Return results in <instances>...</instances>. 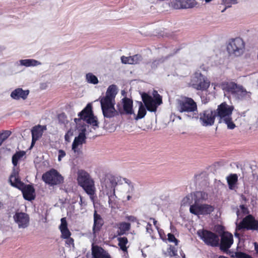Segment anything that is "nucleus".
Masks as SVG:
<instances>
[{"instance_id": "f257e3e1", "label": "nucleus", "mask_w": 258, "mask_h": 258, "mask_svg": "<svg viewBox=\"0 0 258 258\" xmlns=\"http://www.w3.org/2000/svg\"><path fill=\"white\" fill-rule=\"evenodd\" d=\"M79 118L75 119L77 130L79 132V136L75 138L72 144V150L75 153L80 152L82 145L86 140L85 132L87 124L93 126H98V121L93 114L91 104H88L86 107L79 114Z\"/></svg>"}, {"instance_id": "f03ea898", "label": "nucleus", "mask_w": 258, "mask_h": 258, "mask_svg": "<svg viewBox=\"0 0 258 258\" xmlns=\"http://www.w3.org/2000/svg\"><path fill=\"white\" fill-rule=\"evenodd\" d=\"M117 182L118 178L111 174H105L100 179L101 191L104 195L108 197L109 207L111 209H115L117 207V197L115 194Z\"/></svg>"}, {"instance_id": "7ed1b4c3", "label": "nucleus", "mask_w": 258, "mask_h": 258, "mask_svg": "<svg viewBox=\"0 0 258 258\" xmlns=\"http://www.w3.org/2000/svg\"><path fill=\"white\" fill-rule=\"evenodd\" d=\"M117 93L116 86L112 85L108 87L105 96L100 98L101 109L105 117L111 118L117 114V111L114 108L115 98Z\"/></svg>"}, {"instance_id": "20e7f679", "label": "nucleus", "mask_w": 258, "mask_h": 258, "mask_svg": "<svg viewBox=\"0 0 258 258\" xmlns=\"http://www.w3.org/2000/svg\"><path fill=\"white\" fill-rule=\"evenodd\" d=\"M77 181L78 185L89 196L91 200L93 201L96 188L94 180L90 174L85 170H79L77 172Z\"/></svg>"}, {"instance_id": "39448f33", "label": "nucleus", "mask_w": 258, "mask_h": 258, "mask_svg": "<svg viewBox=\"0 0 258 258\" xmlns=\"http://www.w3.org/2000/svg\"><path fill=\"white\" fill-rule=\"evenodd\" d=\"M233 107L224 102L218 106L217 109L216 116L219 118L220 123H224L227 125V128L233 130L235 127V125L232 120L231 115L233 110Z\"/></svg>"}, {"instance_id": "423d86ee", "label": "nucleus", "mask_w": 258, "mask_h": 258, "mask_svg": "<svg viewBox=\"0 0 258 258\" xmlns=\"http://www.w3.org/2000/svg\"><path fill=\"white\" fill-rule=\"evenodd\" d=\"M177 109L180 112L184 113L189 117H198L196 103L190 98H184L178 100Z\"/></svg>"}, {"instance_id": "0eeeda50", "label": "nucleus", "mask_w": 258, "mask_h": 258, "mask_svg": "<svg viewBox=\"0 0 258 258\" xmlns=\"http://www.w3.org/2000/svg\"><path fill=\"white\" fill-rule=\"evenodd\" d=\"M245 48L243 40L239 37L230 39L227 44V51L231 56H238L243 54Z\"/></svg>"}, {"instance_id": "6e6552de", "label": "nucleus", "mask_w": 258, "mask_h": 258, "mask_svg": "<svg viewBox=\"0 0 258 258\" xmlns=\"http://www.w3.org/2000/svg\"><path fill=\"white\" fill-rule=\"evenodd\" d=\"M220 87L225 92L238 98L245 95L246 92V90L242 86L233 82H224L220 85Z\"/></svg>"}, {"instance_id": "1a4fd4ad", "label": "nucleus", "mask_w": 258, "mask_h": 258, "mask_svg": "<svg viewBox=\"0 0 258 258\" xmlns=\"http://www.w3.org/2000/svg\"><path fill=\"white\" fill-rule=\"evenodd\" d=\"M155 99L146 93L142 95L143 101L147 109L150 111H155L158 106L162 104V98L157 91H154L153 93Z\"/></svg>"}, {"instance_id": "9d476101", "label": "nucleus", "mask_w": 258, "mask_h": 258, "mask_svg": "<svg viewBox=\"0 0 258 258\" xmlns=\"http://www.w3.org/2000/svg\"><path fill=\"white\" fill-rule=\"evenodd\" d=\"M236 228L235 235L237 237H239V235L237 231L243 229L251 230H258V221L251 215L246 216L239 223H236Z\"/></svg>"}, {"instance_id": "9b49d317", "label": "nucleus", "mask_w": 258, "mask_h": 258, "mask_svg": "<svg viewBox=\"0 0 258 258\" xmlns=\"http://www.w3.org/2000/svg\"><path fill=\"white\" fill-rule=\"evenodd\" d=\"M190 85L198 90H206L210 85V82L200 72H197L192 76Z\"/></svg>"}, {"instance_id": "f8f14e48", "label": "nucleus", "mask_w": 258, "mask_h": 258, "mask_svg": "<svg viewBox=\"0 0 258 258\" xmlns=\"http://www.w3.org/2000/svg\"><path fill=\"white\" fill-rule=\"evenodd\" d=\"M197 234L206 244L211 246L219 245V237L216 234L206 230H199Z\"/></svg>"}, {"instance_id": "ddd939ff", "label": "nucleus", "mask_w": 258, "mask_h": 258, "mask_svg": "<svg viewBox=\"0 0 258 258\" xmlns=\"http://www.w3.org/2000/svg\"><path fill=\"white\" fill-rule=\"evenodd\" d=\"M42 178L46 184L51 186L59 184L63 181V177L54 169L44 173Z\"/></svg>"}, {"instance_id": "4468645a", "label": "nucleus", "mask_w": 258, "mask_h": 258, "mask_svg": "<svg viewBox=\"0 0 258 258\" xmlns=\"http://www.w3.org/2000/svg\"><path fill=\"white\" fill-rule=\"evenodd\" d=\"M214 210V207L210 205L194 204L190 206L189 211L191 213L197 215H206L210 214Z\"/></svg>"}, {"instance_id": "2eb2a0df", "label": "nucleus", "mask_w": 258, "mask_h": 258, "mask_svg": "<svg viewBox=\"0 0 258 258\" xmlns=\"http://www.w3.org/2000/svg\"><path fill=\"white\" fill-rule=\"evenodd\" d=\"M13 218L14 222L18 225L19 229L26 228L29 225V216L26 213L16 211Z\"/></svg>"}, {"instance_id": "dca6fc26", "label": "nucleus", "mask_w": 258, "mask_h": 258, "mask_svg": "<svg viewBox=\"0 0 258 258\" xmlns=\"http://www.w3.org/2000/svg\"><path fill=\"white\" fill-rule=\"evenodd\" d=\"M216 116V112L215 111L207 110L200 114V119L203 126H211L214 124Z\"/></svg>"}, {"instance_id": "f3484780", "label": "nucleus", "mask_w": 258, "mask_h": 258, "mask_svg": "<svg viewBox=\"0 0 258 258\" xmlns=\"http://www.w3.org/2000/svg\"><path fill=\"white\" fill-rule=\"evenodd\" d=\"M196 4L195 0H172L169 3V6L174 9L191 8Z\"/></svg>"}, {"instance_id": "a211bd4d", "label": "nucleus", "mask_w": 258, "mask_h": 258, "mask_svg": "<svg viewBox=\"0 0 258 258\" xmlns=\"http://www.w3.org/2000/svg\"><path fill=\"white\" fill-rule=\"evenodd\" d=\"M233 243V235L229 232H224L221 237L220 243L221 250L226 251L228 250Z\"/></svg>"}, {"instance_id": "6ab92c4d", "label": "nucleus", "mask_w": 258, "mask_h": 258, "mask_svg": "<svg viewBox=\"0 0 258 258\" xmlns=\"http://www.w3.org/2000/svg\"><path fill=\"white\" fill-rule=\"evenodd\" d=\"M123 108L121 109L119 107V105H117L118 107V110L120 114H134V111L133 109V101L126 97H124L122 99Z\"/></svg>"}, {"instance_id": "aec40b11", "label": "nucleus", "mask_w": 258, "mask_h": 258, "mask_svg": "<svg viewBox=\"0 0 258 258\" xmlns=\"http://www.w3.org/2000/svg\"><path fill=\"white\" fill-rule=\"evenodd\" d=\"M9 181L12 186L18 189L23 188L24 183L22 182L19 178L18 171L14 169L10 178Z\"/></svg>"}, {"instance_id": "412c9836", "label": "nucleus", "mask_w": 258, "mask_h": 258, "mask_svg": "<svg viewBox=\"0 0 258 258\" xmlns=\"http://www.w3.org/2000/svg\"><path fill=\"white\" fill-rule=\"evenodd\" d=\"M46 130V126L38 125L33 127L31 130L32 133V146L33 145L35 142L41 137L43 133Z\"/></svg>"}, {"instance_id": "4be33fe9", "label": "nucleus", "mask_w": 258, "mask_h": 258, "mask_svg": "<svg viewBox=\"0 0 258 258\" xmlns=\"http://www.w3.org/2000/svg\"><path fill=\"white\" fill-rule=\"evenodd\" d=\"M28 90H24L22 88H18L13 90L11 93V97L15 100H25L29 95Z\"/></svg>"}, {"instance_id": "5701e85b", "label": "nucleus", "mask_w": 258, "mask_h": 258, "mask_svg": "<svg viewBox=\"0 0 258 258\" xmlns=\"http://www.w3.org/2000/svg\"><path fill=\"white\" fill-rule=\"evenodd\" d=\"M103 225V220L100 215L97 213L96 211L94 213V224L93 227V231L94 237H96L97 233L100 230Z\"/></svg>"}, {"instance_id": "b1692460", "label": "nucleus", "mask_w": 258, "mask_h": 258, "mask_svg": "<svg viewBox=\"0 0 258 258\" xmlns=\"http://www.w3.org/2000/svg\"><path fill=\"white\" fill-rule=\"evenodd\" d=\"M92 253L93 258H111L106 251L98 246H92Z\"/></svg>"}, {"instance_id": "393cba45", "label": "nucleus", "mask_w": 258, "mask_h": 258, "mask_svg": "<svg viewBox=\"0 0 258 258\" xmlns=\"http://www.w3.org/2000/svg\"><path fill=\"white\" fill-rule=\"evenodd\" d=\"M22 190L24 198L28 201H31L34 199V189L30 185H23V188H20Z\"/></svg>"}, {"instance_id": "a878e982", "label": "nucleus", "mask_w": 258, "mask_h": 258, "mask_svg": "<svg viewBox=\"0 0 258 258\" xmlns=\"http://www.w3.org/2000/svg\"><path fill=\"white\" fill-rule=\"evenodd\" d=\"M59 229L61 233V237L63 238H67L70 236L71 232L68 228V223L66 218L61 219V224L59 226Z\"/></svg>"}, {"instance_id": "bb28decb", "label": "nucleus", "mask_w": 258, "mask_h": 258, "mask_svg": "<svg viewBox=\"0 0 258 258\" xmlns=\"http://www.w3.org/2000/svg\"><path fill=\"white\" fill-rule=\"evenodd\" d=\"M227 181L229 188L231 190H235L237 188L238 176L236 174H232L227 176Z\"/></svg>"}, {"instance_id": "cd10ccee", "label": "nucleus", "mask_w": 258, "mask_h": 258, "mask_svg": "<svg viewBox=\"0 0 258 258\" xmlns=\"http://www.w3.org/2000/svg\"><path fill=\"white\" fill-rule=\"evenodd\" d=\"M19 65L26 67H36L41 64V62L34 59H21L19 61Z\"/></svg>"}, {"instance_id": "c85d7f7f", "label": "nucleus", "mask_w": 258, "mask_h": 258, "mask_svg": "<svg viewBox=\"0 0 258 258\" xmlns=\"http://www.w3.org/2000/svg\"><path fill=\"white\" fill-rule=\"evenodd\" d=\"M124 180L126 184L122 185V187L124 189H127V191L126 194V195L123 196L122 198L123 199H126L124 201H130L132 198L133 191V186L132 185H130V183L128 182L129 181L128 180L124 179Z\"/></svg>"}, {"instance_id": "c756f323", "label": "nucleus", "mask_w": 258, "mask_h": 258, "mask_svg": "<svg viewBox=\"0 0 258 258\" xmlns=\"http://www.w3.org/2000/svg\"><path fill=\"white\" fill-rule=\"evenodd\" d=\"M208 199V195L204 191H196L194 194V199L195 204H199L207 200Z\"/></svg>"}, {"instance_id": "7c9ffc66", "label": "nucleus", "mask_w": 258, "mask_h": 258, "mask_svg": "<svg viewBox=\"0 0 258 258\" xmlns=\"http://www.w3.org/2000/svg\"><path fill=\"white\" fill-rule=\"evenodd\" d=\"M86 81L90 84L97 85L99 83L98 78L92 73H87L85 75Z\"/></svg>"}, {"instance_id": "2f4dec72", "label": "nucleus", "mask_w": 258, "mask_h": 258, "mask_svg": "<svg viewBox=\"0 0 258 258\" xmlns=\"http://www.w3.org/2000/svg\"><path fill=\"white\" fill-rule=\"evenodd\" d=\"M25 154V152L24 151H19L16 152L12 157V163L13 165L15 167L16 166L19 161L21 160V159L23 157V156Z\"/></svg>"}, {"instance_id": "473e14b6", "label": "nucleus", "mask_w": 258, "mask_h": 258, "mask_svg": "<svg viewBox=\"0 0 258 258\" xmlns=\"http://www.w3.org/2000/svg\"><path fill=\"white\" fill-rule=\"evenodd\" d=\"M117 240L118 241V245L120 249L123 252H127V247L126 246L128 243L127 238L125 237H119L117 238Z\"/></svg>"}, {"instance_id": "72a5a7b5", "label": "nucleus", "mask_w": 258, "mask_h": 258, "mask_svg": "<svg viewBox=\"0 0 258 258\" xmlns=\"http://www.w3.org/2000/svg\"><path fill=\"white\" fill-rule=\"evenodd\" d=\"M249 213L248 210L244 205H242L239 206L237 209L236 212L237 218L239 219L242 218L244 216L248 214Z\"/></svg>"}, {"instance_id": "f704fd0d", "label": "nucleus", "mask_w": 258, "mask_h": 258, "mask_svg": "<svg viewBox=\"0 0 258 258\" xmlns=\"http://www.w3.org/2000/svg\"><path fill=\"white\" fill-rule=\"evenodd\" d=\"M130 224L126 222H122L118 225V235H123L126 231H128L130 228Z\"/></svg>"}, {"instance_id": "c9c22d12", "label": "nucleus", "mask_w": 258, "mask_h": 258, "mask_svg": "<svg viewBox=\"0 0 258 258\" xmlns=\"http://www.w3.org/2000/svg\"><path fill=\"white\" fill-rule=\"evenodd\" d=\"M146 114V110L142 103L141 102L140 104V107L137 116L135 115V118L136 120H138L143 118Z\"/></svg>"}, {"instance_id": "e433bc0d", "label": "nucleus", "mask_w": 258, "mask_h": 258, "mask_svg": "<svg viewBox=\"0 0 258 258\" xmlns=\"http://www.w3.org/2000/svg\"><path fill=\"white\" fill-rule=\"evenodd\" d=\"M11 135V132L8 130H5L0 132V146L3 143L7 140Z\"/></svg>"}, {"instance_id": "4c0bfd02", "label": "nucleus", "mask_w": 258, "mask_h": 258, "mask_svg": "<svg viewBox=\"0 0 258 258\" xmlns=\"http://www.w3.org/2000/svg\"><path fill=\"white\" fill-rule=\"evenodd\" d=\"M237 3V0H223L222 4L225 6V8L222 11V12H224L226 8H230L233 5H235Z\"/></svg>"}, {"instance_id": "58836bf2", "label": "nucleus", "mask_w": 258, "mask_h": 258, "mask_svg": "<svg viewBox=\"0 0 258 258\" xmlns=\"http://www.w3.org/2000/svg\"><path fill=\"white\" fill-rule=\"evenodd\" d=\"M131 56V64H136L139 63L142 60L141 55L136 54Z\"/></svg>"}, {"instance_id": "ea45409f", "label": "nucleus", "mask_w": 258, "mask_h": 258, "mask_svg": "<svg viewBox=\"0 0 258 258\" xmlns=\"http://www.w3.org/2000/svg\"><path fill=\"white\" fill-rule=\"evenodd\" d=\"M167 236V240L169 242H173L175 245H177L178 240L175 237L174 235L171 233H168Z\"/></svg>"}, {"instance_id": "a19ab883", "label": "nucleus", "mask_w": 258, "mask_h": 258, "mask_svg": "<svg viewBox=\"0 0 258 258\" xmlns=\"http://www.w3.org/2000/svg\"><path fill=\"white\" fill-rule=\"evenodd\" d=\"M168 252L171 256H178L177 253V250L174 246H170L168 250Z\"/></svg>"}, {"instance_id": "79ce46f5", "label": "nucleus", "mask_w": 258, "mask_h": 258, "mask_svg": "<svg viewBox=\"0 0 258 258\" xmlns=\"http://www.w3.org/2000/svg\"><path fill=\"white\" fill-rule=\"evenodd\" d=\"M235 256L236 258H252L249 255L242 252H236Z\"/></svg>"}, {"instance_id": "37998d69", "label": "nucleus", "mask_w": 258, "mask_h": 258, "mask_svg": "<svg viewBox=\"0 0 258 258\" xmlns=\"http://www.w3.org/2000/svg\"><path fill=\"white\" fill-rule=\"evenodd\" d=\"M131 56H122L121 57V61L122 63L131 64Z\"/></svg>"}, {"instance_id": "c03bdc74", "label": "nucleus", "mask_w": 258, "mask_h": 258, "mask_svg": "<svg viewBox=\"0 0 258 258\" xmlns=\"http://www.w3.org/2000/svg\"><path fill=\"white\" fill-rule=\"evenodd\" d=\"M58 152V161H61L62 159L66 156V152L62 150H59Z\"/></svg>"}, {"instance_id": "a18cd8bd", "label": "nucleus", "mask_w": 258, "mask_h": 258, "mask_svg": "<svg viewBox=\"0 0 258 258\" xmlns=\"http://www.w3.org/2000/svg\"><path fill=\"white\" fill-rule=\"evenodd\" d=\"M79 204L81 210L83 209L87 205V203L85 201L83 200V197L81 196H80Z\"/></svg>"}, {"instance_id": "49530a36", "label": "nucleus", "mask_w": 258, "mask_h": 258, "mask_svg": "<svg viewBox=\"0 0 258 258\" xmlns=\"http://www.w3.org/2000/svg\"><path fill=\"white\" fill-rule=\"evenodd\" d=\"M66 243L69 246L71 247V246H72L73 247L74 246V240L70 237V236L69 238H66Z\"/></svg>"}, {"instance_id": "de8ad7c7", "label": "nucleus", "mask_w": 258, "mask_h": 258, "mask_svg": "<svg viewBox=\"0 0 258 258\" xmlns=\"http://www.w3.org/2000/svg\"><path fill=\"white\" fill-rule=\"evenodd\" d=\"M73 135V132L71 130L68 131L64 136L65 140L66 141L69 142L70 140V138Z\"/></svg>"}, {"instance_id": "09e8293b", "label": "nucleus", "mask_w": 258, "mask_h": 258, "mask_svg": "<svg viewBox=\"0 0 258 258\" xmlns=\"http://www.w3.org/2000/svg\"><path fill=\"white\" fill-rule=\"evenodd\" d=\"M190 200V197L189 196H187L185 197L182 201V205H185L189 203V201Z\"/></svg>"}, {"instance_id": "8fccbe9b", "label": "nucleus", "mask_w": 258, "mask_h": 258, "mask_svg": "<svg viewBox=\"0 0 258 258\" xmlns=\"http://www.w3.org/2000/svg\"><path fill=\"white\" fill-rule=\"evenodd\" d=\"M146 231L148 233L151 234L153 231L152 229V225L150 223H148L146 226Z\"/></svg>"}, {"instance_id": "3c124183", "label": "nucleus", "mask_w": 258, "mask_h": 258, "mask_svg": "<svg viewBox=\"0 0 258 258\" xmlns=\"http://www.w3.org/2000/svg\"><path fill=\"white\" fill-rule=\"evenodd\" d=\"M127 219L131 222H136L137 221V218L133 216H127L126 217Z\"/></svg>"}, {"instance_id": "603ef678", "label": "nucleus", "mask_w": 258, "mask_h": 258, "mask_svg": "<svg viewBox=\"0 0 258 258\" xmlns=\"http://www.w3.org/2000/svg\"><path fill=\"white\" fill-rule=\"evenodd\" d=\"M157 230H158L159 234L161 238H162L163 240H164V237L163 236V234H164L163 231L162 229H159V228L157 229Z\"/></svg>"}, {"instance_id": "864d4df0", "label": "nucleus", "mask_w": 258, "mask_h": 258, "mask_svg": "<svg viewBox=\"0 0 258 258\" xmlns=\"http://www.w3.org/2000/svg\"><path fill=\"white\" fill-rule=\"evenodd\" d=\"M151 220H152L153 221V224L155 225V226L156 227V228L157 229H158V226L156 225L157 223V221L155 219H153H153L151 218Z\"/></svg>"}, {"instance_id": "5fc2aeb1", "label": "nucleus", "mask_w": 258, "mask_h": 258, "mask_svg": "<svg viewBox=\"0 0 258 258\" xmlns=\"http://www.w3.org/2000/svg\"><path fill=\"white\" fill-rule=\"evenodd\" d=\"M255 249L256 252L258 253V245H255Z\"/></svg>"}, {"instance_id": "6e6d98bb", "label": "nucleus", "mask_w": 258, "mask_h": 258, "mask_svg": "<svg viewBox=\"0 0 258 258\" xmlns=\"http://www.w3.org/2000/svg\"><path fill=\"white\" fill-rule=\"evenodd\" d=\"M180 255L183 257H185V254L182 252H180Z\"/></svg>"}, {"instance_id": "4d7b16f0", "label": "nucleus", "mask_w": 258, "mask_h": 258, "mask_svg": "<svg viewBox=\"0 0 258 258\" xmlns=\"http://www.w3.org/2000/svg\"><path fill=\"white\" fill-rule=\"evenodd\" d=\"M3 206V203L0 202V210L2 209Z\"/></svg>"}, {"instance_id": "13d9d810", "label": "nucleus", "mask_w": 258, "mask_h": 258, "mask_svg": "<svg viewBox=\"0 0 258 258\" xmlns=\"http://www.w3.org/2000/svg\"><path fill=\"white\" fill-rule=\"evenodd\" d=\"M212 85L214 86V89H215L216 87L217 86V85L215 84H214V83H212Z\"/></svg>"}, {"instance_id": "bf43d9fd", "label": "nucleus", "mask_w": 258, "mask_h": 258, "mask_svg": "<svg viewBox=\"0 0 258 258\" xmlns=\"http://www.w3.org/2000/svg\"><path fill=\"white\" fill-rule=\"evenodd\" d=\"M212 1V0H205L206 3H209V2H210Z\"/></svg>"}]
</instances>
